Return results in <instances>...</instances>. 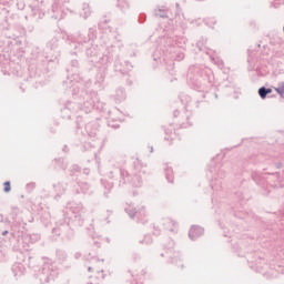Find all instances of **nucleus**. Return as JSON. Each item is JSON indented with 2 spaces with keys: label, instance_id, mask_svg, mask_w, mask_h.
Returning a JSON list of instances; mask_svg holds the SVG:
<instances>
[{
  "label": "nucleus",
  "instance_id": "16",
  "mask_svg": "<svg viewBox=\"0 0 284 284\" xmlns=\"http://www.w3.org/2000/svg\"><path fill=\"white\" fill-rule=\"evenodd\" d=\"M65 3H70V0H64L63 6H65Z\"/></svg>",
  "mask_w": 284,
  "mask_h": 284
},
{
  "label": "nucleus",
  "instance_id": "8",
  "mask_svg": "<svg viewBox=\"0 0 284 284\" xmlns=\"http://www.w3.org/2000/svg\"><path fill=\"white\" fill-rule=\"evenodd\" d=\"M82 10L84 12V16H83L84 19H88V17H90V14H91L90 4L84 3Z\"/></svg>",
  "mask_w": 284,
  "mask_h": 284
},
{
  "label": "nucleus",
  "instance_id": "15",
  "mask_svg": "<svg viewBox=\"0 0 284 284\" xmlns=\"http://www.w3.org/2000/svg\"><path fill=\"white\" fill-rule=\"evenodd\" d=\"M135 187H141V181H138V183L134 184Z\"/></svg>",
  "mask_w": 284,
  "mask_h": 284
},
{
  "label": "nucleus",
  "instance_id": "17",
  "mask_svg": "<svg viewBox=\"0 0 284 284\" xmlns=\"http://www.w3.org/2000/svg\"><path fill=\"white\" fill-rule=\"evenodd\" d=\"M6 234H8V231H4V232H3V236H6Z\"/></svg>",
  "mask_w": 284,
  "mask_h": 284
},
{
  "label": "nucleus",
  "instance_id": "10",
  "mask_svg": "<svg viewBox=\"0 0 284 284\" xmlns=\"http://www.w3.org/2000/svg\"><path fill=\"white\" fill-rule=\"evenodd\" d=\"M4 192H10L11 187H10V182H4Z\"/></svg>",
  "mask_w": 284,
  "mask_h": 284
},
{
  "label": "nucleus",
  "instance_id": "14",
  "mask_svg": "<svg viewBox=\"0 0 284 284\" xmlns=\"http://www.w3.org/2000/svg\"><path fill=\"white\" fill-rule=\"evenodd\" d=\"M166 179H168V181H169L170 183H172L173 180H172V178H170V173L166 174Z\"/></svg>",
  "mask_w": 284,
  "mask_h": 284
},
{
  "label": "nucleus",
  "instance_id": "5",
  "mask_svg": "<svg viewBox=\"0 0 284 284\" xmlns=\"http://www.w3.org/2000/svg\"><path fill=\"white\" fill-rule=\"evenodd\" d=\"M267 94H272V89H267L265 87H261L258 89V95L261 97V99H265Z\"/></svg>",
  "mask_w": 284,
  "mask_h": 284
},
{
  "label": "nucleus",
  "instance_id": "3",
  "mask_svg": "<svg viewBox=\"0 0 284 284\" xmlns=\"http://www.w3.org/2000/svg\"><path fill=\"white\" fill-rule=\"evenodd\" d=\"M67 209L73 214L75 221H81L83 216V206L81 204L70 203Z\"/></svg>",
  "mask_w": 284,
  "mask_h": 284
},
{
  "label": "nucleus",
  "instance_id": "19",
  "mask_svg": "<svg viewBox=\"0 0 284 284\" xmlns=\"http://www.w3.org/2000/svg\"><path fill=\"white\" fill-rule=\"evenodd\" d=\"M166 227H168V230H172V229H170V225H166Z\"/></svg>",
  "mask_w": 284,
  "mask_h": 284
},
{
  "label": "nucleus",
  "instance_id": "2",
  "mask_svg": "<svg viewBox=\"0 0 284 284\" xmlns=\"http://www.w3.org/2000/svg\"><path fill=\"white\" fill-rule=\"evenodd\" d=\"M57 271H54V265L47 263L42 268V274L40 276L41 283H50V281H54L57 276Z\"/></svg>",
  "mask_w": 284,
  "mask_h": 284
},
{
  "label": "nucleus",
  "instance_id": "9",
  "mask_svg": "<svg viewBox=\"0 0 284 284\" xmlns=\"http://www.w3.org/2000/svg\"><path fill=\"white\" fill-rule=\"evenodd\" d=\"M116 98H118V101H123V99H125V91H123V89L118 90Z\"/></svg>",
  "mask_w": 284,
  "mask_h": 284
},
{
  "label": "nucleus",
  "instance_id": "12",
  "mask_svg": "<svg viewBox=\"0 0 284 284\" xmlns=\"http://www.w3.org/2000/svg\"><path fill=\"white\" fill-rule=\"evenodd\" d=\"M55 1V3L52 6V10H53V12H57V10H59V4H57V1H59V0H54Z\"/></svg>",
  "mask_w": 284,
  "mask_h": 284
},
{
  "label": "nucleus",
  "instance_id": "18",
  "mask_svg": "<svg viewBox=\"0 0 284 284\" xmlns=\"http://www.w3.org/2000/svg\"><path fill=\"white\" fill-rule=\"evenodd\" d=\"M88 271H89V272H92V267H89Z\"/></svg>",
  "mask_w": 284,
  "mask_h": 284
},
{
  "label": "nucleus",
  "instance_id": "20",
  "mask_svg": "<svg viewBox=\"0 0 284 284\" xmlns=\"http://www.w3.org/2000/svg\"><path fill=\"white\" fill-rule=\"evenodd\" d=\"M54 18H55V19H59V17H58V16H55Z\"/></svg>",
  "mask_w": 284,
  "mask_h": 284
},
{
  "label": "nucleus",
  "instance_id": "1",
  "mask_svg": "<svg viewBox=\"0 0 284 284\" xmlns=\"http://www.w3.org/2000/svg\"><path fill=\"white\" fill-rule=\"evenodd\" d=\"M125 212L126 214H129V216L131 219H134V216L138 219V221H141L142 223H145V216H148L145 214V206H139L136 209V206H134V204H130L128 207H125Z\"/></svg>",
  "mask_w": 284,
  "mask_h": 284
},
{
  "label": "nucleus",
  "instance_id": "11",
  "mask_svg": "<svg viewBox=\"0 0 284 284\" xmlns=\"http://www.w3.org/2000/svg\"><path fill=\"white\" fill-rule=\"evenodd\" d=\"M165 222H166V224H169V225H175V224H176V222L173 221V220H171V219H166Z\"/></svg>",
  "mask_w": 284,
  "mask_h": 284
},
{
  "label": "nucleus",
  "instance_id": "13",
  "mask_svg": "<svg viewBox=\"0 0 284 284\" xmlns=\"http://www.w3.org/2000/svg\"><path fill=\"white\" fill-rule=\"evenodd\" d=\"M145 243L146 245H150V243H152V237L150 235L145 237Z\"/></svg>",
  "mask_w": 284,
  "mask_h": 284
},
{
  "label": "nucleus",
  "instance_id": "4",
  "mask_svg": "<svg viewBox=\"0 0 284 284\" xmlns=\"http://www.w3.org/2000/svg\"><path fill=\"white\" fill-rule=\"evenodd\" d=\"M204 232L205 231L203 230V227L193 225L189 231V237L191 239V241H196V239L203 236Z\"/></svg>",
  "mask_w": 284,
  "mask_h": 284
},
{
  "label": "nucleus",
  "instance_id": "7",
  "mask_svg": "<svg viewBox=\"0 0 284 284\" xmlns=\"http://www.w3.org/2000/svg\"><path fill=\"white\" fill-rule=\"evenodd\" d=\"M274 90H275V92H277V94H280V97H283V94H284V82H280Z\"/></svg>",
  "mask_w": 284,
  "mask_h": 284
},
{
  "label": "nucleus",
  "instance_id": "6",
  "mask_svg": "<svg viewBox=\"0 0 284 284\" xmlns=\"http://www.w3.org/2000/svg\"><path fill=\"white\" fill-rule=\"evenodd\" d=\"M16 276H21V274H23V265L22 264H16L13 267H12Z\"/></svg>",
  "mask_w": 284,
  "mask_h": 284
}]
</instances>
